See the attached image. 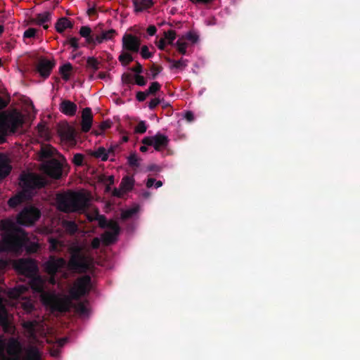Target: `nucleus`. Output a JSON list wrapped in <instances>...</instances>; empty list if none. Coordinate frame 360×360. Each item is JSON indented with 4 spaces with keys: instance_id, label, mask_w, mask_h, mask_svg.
<instances>
[{
    "instance_id": "f257e3e1",
    "label": "nucleus",
    "mask_w": 360,
    "mask_h": 360,
    "mask_svg": "<svg viewBox=\"0 0 360 360\" xmlns=\"http://www.w3.org/2000/svg\"><path fill=\"white\" fill-rule=\"evenodd\" d=\"M68 252L70 258L68 263L63 257L50 256L44 264L46 272L51 276H55L66 264L70 270L79 274L94 271V259L89 248L83 245L72 244L69 247Z\"/></svg>"
},
{
    "instance_id": "f03ea898",
    "label": "nucleus",
    "mask_w": 360,
    "mask_h": 360,
    "mask_svg": "<svg viewBox=\"0 0 360 360\" xmlns=\"http://www.w3.org/2000/svg\"><path fill=\"white\" fill-rule=\"evenodd\" d=\"M2 240L0 241V254L6 252H17L24 243L25 232L10 218L0 221Z\"/></svg>"
},
{
    "instance_id": "7ed1b4c3",
    "label": "nucleus",
    "mask_w": 360,
    "mask_h": 360,
    "mask_svg": "<svg viewBox=\"0 0 360 360\" xmlns=\"http://www.w3.org/2000/svg\"><path fill=\"white\" fill-rule=\"evenodd\" d=\"M46 184L45 180L39 176L33 174H23L20 176V184L23 190L11 198L8 202H25L32 200L34 194V188L42 186Z\"/></svg>"
},
{
    "instance_id": "20e7f679",
    "label": "nucleus",
    "mask_w": 360,
    "mask_h": 360,
    "mask_svg": "<svg viewBox=\"0 0 360 360\" xmlns=\"http://www.w3.org/2000/svg\"><path fill=\"white\" fill-rule=\"evenodd\" d=\"M22 120L20 113L16 111L0 112V142L4 141L5 136L14 132L22 124Z\"/></svg>"
},
{
    "instance_id": "39448f33",
    "label": "nucleus",
    "mask_w": 360,
    "mask_h": 360,
    "mask_svg": "<svg viewBox=\"0 0 360 360\" xmlns=\"http://www.w3.org/2000/svg\"><path fill=\"white\" fill-rule=\"evenodd\" d=\"M94 200L93 195L86 190L68 191L56 195V202H89Z\"/></svg>"
},
{
    "instance_id": "423d86ee",
    "label": "nucleus",
    "mask_w": 360,
    "mask_h": 360,
    "mask_svg": "<svg viewBox=\"0 0 360 360\" xmlns=\"http://www.w3.org/2000/svg\"><path fill=\"white\" fill-rule=\"evenodd\" d=\"M91 278L89 275H84L76 281L70 290L71 296L75 300L89 294L91 289Z\"/></svg>"
},
{
    "instance_id": "0eeeda50",
    "label": "nucleus",
    "mask_w": 360,
    "mask_h": 360,
    "mask_svg": "<svg viewBox=\"0 0 360 360\" xmlns=\"http://www.w3.org/2000/svg\"><path fill=\"white\" fill-rule=\"evenodd\" d=\"M41 217L39 209L34 207H25L18 214L16 219L18 224L24 226H30L34 224Z\"/></svg>"
},
{
    "instance_id": "6e6552de",
    "label": "nucleus",
    "mask_w": 360,
    "mask_h": 360,
    "mask_svg": "<svg viewBox=\"0 0 360 360\" xmlns=\"http://www.w3.org/2000/svg\"><path fill=\"white\" fill-rule=\"evenodd\" d=\"M15 268L20 274L28 278L35 276L38 271L36 262L31 259L18 260L15 264Z\"/></svg>"
},
{
    "instance_id": "1a4fd4ad",
    "label": "nucleus",
    "mask_w": 360,
    "mask_h": 360,
    "mask_svg": "<svg viewBox=\"0 0 360 360\" xmlns=\"http://www.w3.org/2000/svg\"><path fill=\"white\" fill-rule=\"evenodd\" d=\"M142 143L153 146L156 150H160L167 147L168 139L166 136L158 133L154 136L145 137L143 139Z\"/></svg>"
},
{
    "instance_id": "9d476101",
    "label": "nucleus",
    "mask_w": 360,
    "mask_h": 360,
    "mask_svg": "<svg viewBox=\"0 0 360 360\" xmlns=\"http://www.w3.org/2000/svg\"><path fill=\"white\" fill-rule=\"evenodd\" d=\"M42 171L52 178L58 179L62 174L61 165L55 160L46 161L42 164Z\"/></svg>"
},
{
    "instance_id": "9b49d317",
    "label": "nucleus",
    "mask_w": 360,
    "mask_h": 360,
    "mask_svg": "<svg viewBox=\"0 0 360 360\" xmlns=\"http://www.w3.org/2000/svg\"><path fill=\"white\" fill-rule=\"evenodd\" d=\"M58 134L63 141H65L70 145H74L75 143V129L68 124L63 123L60 124L58 127Z\"/></svg>"
},
{
    "instance_id": "f8f14e48",
    "label": "nucleus",
    "mask_w": 360,
    "mask_h": 360,
    "mask_svg": "<svg viewBox=\"0 0 360 360\" xmlns=\"http://www.w3.org/2000/svg\"><path fill=\"white\" fill-rule=\"evenodd\" d=\"M134 185V180L132 177L124 176L122 178L119 188H113L112 195L121 198L130 191Z\"/></svg>"
},
{
    "instance_id": "ddd939ff",
    "label": "nucleus",
    "mask_w": 360,
    "mask_h": 360,
    "mask_svg": "<svg viewBox=\"0 0 360 360\" xmlns=\"http://www.w3.org/2000/svg\"><path fill=\"white\" fill-rule=\"evenodd\" d=\"M140 46V40L131 34H124L122 37V49L129 52H138Z\"/></svg>"
},
{
    "instance_id": "4468645a",
    "label": "nucleus",
    "mask_w": 360,
    "mask_h": 360,
    "mask_svg": "<svg viewBox=\"0 0 360 360\" xmlns=\"http://www.w3.org/2000/svg\"><path fill=\"white\" fill-rule=\"evenodd\" d=\"M29 285L33 291L39 293L44 292V281L37 274L30 277Z\"/></svg>"
},
{
    "instance_id": "2eb2a0df",
    "label": "nucleus",
    "mask_w": 360,
    "mask_h": 360,
    "mask_svg": "<svg viewBox=\"0 0 360 360\" xmlns=\"http://www.w3.org/2000/svg\"><path fill=\"white\" fill-rule=\"evenodd\" d=\"M93 116L91 110L89 108L83 110L82 114V129L83 131H88L91 127Z\"/></svg>"
},
{
    "instance_id": "dca6fc26",
    "label": "nucleus",
    "mask_w": 360,
    "mask_h": 360,
    "mask_svg": "<svg viewBox=\"0 0 360 360\" xmlns=\"http://www.w3.org/2000/svg\"><path fill=\"white\" fill-rule=\"evenodd\" d=\"M53 63L49 60L41 59L37 65V70L39 75L43 77H47L53 67Z\"/></svg>"
},
{
    "instance_id": "f3484780",
    "label": "nucleus",
    "mask_w": 360,
    "mask_h": 360,
    "mask_svg": "<svg viewBox=\"0 0 360 360\" xmlns=\"http://www.w3.org/2000/svg\"><path fill=\"white\" fill-rule=\"evenodd\" d=\"M11 169L10 161L5 154H0V179L6 176Z\"/></svg>"
},
{
    "instance_id": "a211bd4d",
    "label": "nucleus",
    "mask_w": 360,
    "mask_h": 360,
    "mask_svg": "<svg viewBox=\"0 0 360 360\" xmlns=\"http://www.w3.org/2000/svg\"><path fill=\"white\" fill-rule=\"evenodd\" d=\"M37 326L38 322L35 320L23 321L22 323V326L27 333L28 337L33 339L37 336L36 328Z\"/></svg>"
},
{
    "instance_id": "6ab92c4d",
    "label": "nucleus",
    "mask_w": 360,
    "mask_h": 360,
    "mask_svg": "<svg viewBox=\"0 0 360 360\" xmlns=\"http://www.w3.org/2000/svg\"><path fill=\"white\" fill-rule=\"evenodd\" d=\"M60 110L66 115L72 116L76 112L77 105L70 101H63L60 105Z\"/></svg>"
},
{
    "instance_id": "aec40b11",
    "label": "nucleus",
    "mask_w": 360,
    "mask_h": 360,
    "mask_svg": "<svg viewBox=\"0 0 360 360\" xmlns=\"http://www.w3.org/2000/svg\"><path fill=\"white\" fill-rule=\"evenodd\" d=\"M51 20V13L49 11H44L41 13L37 14L36 18L34 19V22L36 24L43 26L44 29H47L49 27L48 23Z\"/></svg>"
},
{
    "instance_id": "412c9836",
    "label": "nucleus",
    "mask_w": 360,
    "mask_h": 360,
    "mask_svg": "<svg viewBox=\"0 0 360 360\" xmlns=\"http://www.w3.org/2000/svg\"><path fill=\"white\" fill-rule=\"evenodd\" d=\"M98 181L105 186V191L112 195L113 189L111 188L110 186L113 185L115 183L114 176L101 175L98 177Z\"/></svg>"
},
{
    "instance_id": "4be33fe9",
    "label": "nucleus",
    "mask_w": 360,
    "mask_h": 360,
    "mask_svg": "<svg viewBox=\"0 0 360 360\" xmlns=\"http://www.w3.org/2000/svg\"><path fill=\"white\" fill-rule=\"evenodd\" d=\"M114 34L115 31L112 30L102 32L100 35H97L95 37V39L94 40V45L99 44L103 43V41L112 39Z\"/></svg>"
},
{
    "instance_id": "5701e85b",
    "label": "nucleus",
    "mask_w": 360,
    "mask_h": 360,
    "mask_svg": "<svg viewBox=\"0 0 360 360\" xmlns=\"http://www.w3.org/2000/svg\"><path fill=\"white\" fill-rule=\"evenodd\" d=\"M52 308L59 312H67L69 311L68 303L63 300L55 299L52 302Z\"/></svg>"
},
{
    "instance_id": "b1692460",
    "label": "nucleus",
    "mask_w": 360,
    "mask_h": 360,
    "mask_svg": "<svg viewBox=\"0 0 360 360\" xmlns=\"http://www.w3.org/2000/svg\"><path fill=\"white\" fill-rule=\"evenodd\" d=\"M20 346L19 342L12 339L8 344L7 352L11 356H18L20 352Z\"/></svg>"
},
{
    "instance_id": "393cba45",
    "label": "nucleus",
    "mask_w": 360,
    "mask_h": 360,
    "mask_svg": "<svg viewBox=\"0 0 360 360\" xmlns=\"http://www.w3.org/2000/svg\"><path fill=\"white\" fill-rule=\"evenodd\" d=\"M58 209L62 211L68 212L70 210H76L79 208H89L91 204H56Z\"/></svg>"
},
{
    "instance_id": "a878e982",
    "label": "nucleus",
    "mask_w": 360,
    "mask_h": 360,
    "mask_svg": "<svg viewBox=\"0 0 360 360\" xmlns=\"http://www.w3.org/2000/svg\"><path fill=\"white\" fill-rule=\"evenodd\" d=\"M8 313L0 297V326L6 328L8 326Z\"/></svg>"
},
{
    "instance_id": "bb28decb",
    "label": "nucleus",
    "mask_w": 360,
    "mask_h": 360,
    "mask_svg": "<svg viewBox=\"0 0 360 360\" xmlns=\"http://www.w3.org/2000/svg\"><path fill=\"white\" fill-rule=\"evenodd\" d=\"M133 1L136 12L143 11L152 5V0H133Z\"/></svg>"
},
{
    "instance_id": "cd10ccee",
    "label": "nucleus",
    "mask_w": 360,
    "mask_h": 360,
    "mask_svg": "<svg viewBox=\"0 0 360 360\" xmlns=\"http://www.w3.org/2000/svg\"><path fill=\"white\" fill-rule=\"evenodd\" d=\"M56 29L57 32L61 33L64 32L68 28L72 27L71 22L67 19L66 18H62L58 20L56 23Z\"/></svg>"
},
{
    "instance_id": "c85d7f7f",
    "label": "nucleus",
    "mask_w": 360,
    "mask_h": 360,
    "mask_svg": "<svg viewBox=\"0 0 360 360\" xmlns=\"http://www.w3.org/2000/svg\"><path fill=\"white\" fill-rule=\"evenodd\" d=\"M25 360H41V354L38 348L36 347L29 348Z\"/></svg>"
},
{
    "instance_id": "c756f323",
    "label": "nucleus",
    "mask_w": 360,
    "mask_h": 360,
    "mask_svg": "<svg viewBox=\"0 0 360 360\" xmlns=\"http://www.w3.org/2000/svg\"><path fill=\"white\" fill-rule=\"evenodd\" d=\"M72 72V66L70 63H68L64 64L60 68V73L65 80H68Z\"/></svg>"
},
{
    "instance_id": "7c9ffc66",
    "label": "nucleus",
    "mask_w": 360,
    "mask_h": 360,
    "mask_svg": "<svg viewBox=\"0 0 360 360\" xmlns=\"http://www.w3.org/2000/svg\"><path fill=\"white\" fill-rule=\"evenodd\" d=\"M91 32V30L89 27L84 26L81 27L79 30V34L82 37L86 39V43L94 45V40L95 39V37H91L90 35Z\"/></svg>"
},
{
    "instance_id": "2f4dec72",
    "label": "nucleus",
    "mask_w": 360,
    "mask_h": 360,
    "mask_svg": "<svg viewBox=\"0 0 360 360\" xmlns=\"http://www.w3.org/2000/svg\"><path fill=\"white\" fill-rule=\"evenodd\" d=\"M118 234L119 233H115L108 231H105L102 235V239H103V242L105 243V244L110 245V244H112L114 242H115Z\"/></svg>"
},
{
    "instance_id": "473e14b6",
    "label": "nucleus",
    "mask_w": 360,
    "mask_h": 360,
    "mask_svg": "<svg viewBox=\"0 0 360 360\" xmlns=\"http://www.w3.org/2000/svg\"><path fill=\"white\" fill-rule=\"evenodd\" d=\"M119 60L123 65L125 66L133 60V58L129 51L122 49V51L119 56Z\"/></svg>"
},
{
    "instance_id": "72a5a7b5",
    "label": "nucleus",
    "mask_w": 360,
    "mask_h": 360,
    "mask_svg": "<svg viewBox=\"0 0 360 360\" xmlns=\"http://www.w3.org/2000/svg\"><path fill=\"white\" fill-rule=\"evenodd\" d=\"M63 225L66 231L70 234H75L78 230L77 224L72 221H64Z\"/></svg>"
},
{
    "instance_id": "f704fd0d",
    "label": "nucleus",
    "mask_w": 360,
    "mask_h": 360,
    "mask_svg": "<svg viewBox=\"0 0 360 360\" xmlns=\"http://www.w3.org/2000/svg\"><path fill=\"white\" fill-rule=\"evenodd\" d=\"M93 155L101 160H106L108 158V151L105 148L101 147L96 150Z\"/></svg>"
},
{
    "instance_id": "c9c22d12",
    "label": "nucleus",
    "mask_w": 360,
    "mask_h": 360,
    "mask_svg": "<svg viewBox=\"0 0 360 360\" xmlns=\"http://www.w3.org/2000/svg\"><path fill=\"white\" fill-rule=\"evenodd\" d=\"M176 48L178 51L182 53L185 54L186 53V49L188 47V43L185 41L184 36L180 37L176 43Z\"/></svg>"
},
{
    "instance_id": "e433bc0d",
    "label": "nucleus",
    "mask_w": 360,
    "mask_h": 360,
    "mask_svg": "<svg viewBox=\"0 0 360 360\" xmlns=\"http://www.w3.org/2000/svg\"><path fill=\"white\" fill-rule=\"evenodd\" d=\"M139 211V207H134L133 208L122 211L121 214V217L124 220L129 219L131 218L136 213Z\"/></svg>"
},
{
    "instance_id": "4c0bfd02",
    "label": "nucleus",
    "mask_w": 360,
    "mask_h": 360,
    "mask_svg": "<svg viewBox=\"0 0 360 360\" xmlns=\"http://www.w3.org/2000/svg\"><path fill=\"white\" fill-rule=\"evenodd\" d=\"M27 287L20 285L17 288H15L10 292V296L13 298H18L22 294H23L27 290Z\"/></svg>"
},
{
    "instance_id": "58836bf2",
    "label": "nucleus",
    "mask_w": 360,
    "mask_h": 360,
    "mask_svg": "<svg viewBox=\"0 0 360 360\" xmlns=\"http://www.w3.org/2000/svg\"><path fill=\"white\" fill-rule=\"evenodd\" d=\"M167 44H172L176 39V33L174 30H169L164 34V38Z\"/></svg>"
},
{
    "instance_id": "ea45409f",
    "label": "nucleus",
    "mask_w": 360,
    "mask_h": 360,
    "mask_svg": "<svg viewBox=\"0 0 360 360\" xmlns=\"http://www.w3.org/2000/svg\"><path fill=\"white\" fill-rule=\"evenodd\" d=\"M110 230L111 232L119 233L120 231V228L117 221L110 220L108 224V226L106 227Z\"/></svg>"
},
{
    "instance_id": "a19ab883",
    "label": "nucleus",
    "mask_w": 360,
    "mask_h": 360,
    "mask_svg": "<svg viewBox=\"0 0 360 360\" xmlns=\"http://www.w3.org/2000/svg\"><path fill=\"white\" fill-rule=\"evenodd\" d=\"M147 130V125L146 122L141 121L138 123V124L134 128V132L137 134H143Z\"/></svg>"
},
{
    "instance_id": "79ce46f5",
    "label": "nucleus",
    "mask_w": 360,
    "mask_h": 360,
    "mask_svg": "<svg viewBox=\"0 0 360 360\" xmlns=\"http://www.w3.org/2000/svg\"><path fill=\"white\" fill-rule=\"evenodd\" d=\"M146 186L148 188H160L162 186V182L161 181H157L155 179L150 178L148 179L146 182Z\"/></svg>"
},
{
    "instance_id": "37998d69",
    "label": "nucleus",
    "mask_w": 360,
    "mask_h": 360,
    "mask_svg": "<svg viewBox=\"0 0 360 360\" xmlns=\"http://www.w3.org/2000/svg\"><path fill=\"white\" fill-rule=\"evenodd\" d=\"M96 219L98 221V225L101 228H106L109 221L103 215H100L98 213L96 214Z\"/></svg>"
},
{
    "instance_id": "c03bdc74",
    "label": "nucleus",
    "mask_w": 360,
    "mask_h": 360,
    "mask_svg": "<svg viewBox=\"0 0 360 360\" xmlns=\"http://www.w3.org/2000/svg\"><path fill=\"white\" fill-rule=\"evenodd\" d=\"M22 307L27 313H30L34 309V305L30 300L24 302Z\"/></svg>"
},
{
    "instance_id": "a18cd8bd",
    "label": "nucleus",
    "mask_w": 360,
    "mask_h": 360,
    "mask_svg": "<svg viewBox=\"0 0 360 360\" xmlns=\"http://www.w3.org/2000/svg\"><path fill=\"white\" fill-rule=\"evenodd\" d=\"M184 38L188 39L191 44H196L198 41V36L193 32H188L185 36Z\"/></svg>"
},
{
    "instance_id": "49530a36",
    "label": "nucleus",
    "mask_w": 360,
    "mask_h": 360,
    "mask_svg": "<svg viewBox=\"0 0 360 360\" xmlns=\"http://www.w3.org/2000/svg\"><path fill=\"white\" fill-rule=\"evenodd\" d=\"M160 88V84L158 82H153L150 85L147 92H148V95L149 94H153L155 92H157L158 91H159Z\"/></svg>"
},
{
    "instance_id": "de8ad7c7",
    "label": "nucleus",
    "mask_w": 360,
    "mask_h": 360,
    "mask_svg": "<svg viewBox=\"0 0 360 360\" xmlns=\"http://www.w3.org/2000/svg\"><path fill=\"white\" fill-rule=\"evenodd\" d=\"M75 309L76 311L81 314H87L88 312V309L87 307H86V305L82 303V302H79L78 303L76 306H75Z\"/></svg>"
},
{
    "instance_id": "09e8293b",
    "label": "nucleus",
    "mask_w": 360,
    "mask_h": 360,
    "mask_svg": "<svg viewBox=\"0 0 360 360\" xmlns=\"http://www.w3.org/2000/svg\"><path fill=\"white\" fill-rule=\"evenodd\" d=\"M83 160H84V156L80 153H77V154H75L73 158V162L76 165L79 166V165H82V164L83 162Z\"/></svg>"
},
{
    "instance_id": "8fccbe9b",
    "label": "nucleus",
    "mask_w": 360,
    "mask_h": 360,
    "mask_svg": "<svg viewBox=\"0 0 360 360\" xmlns=\"http://www.w3.org/2000/svg\"><path fill=\"white\" fill-rule=\"evenodd\" d=\"M37 32L36 29L34 28H29L24 32V37L25 38H31L35 36Z\"/></svg>"
},
{
    "instance_id": "3c124183",
    "label": "nucleus",
    "mask_w": 360,
    "mask_h": 360,
    "mask_svg": "<svg viewBox=\"0 0 360 360\" xmlns=\"http://www.w3.org/2000/svg\"><path fill=\"white\" fill-rule=\"evenodd\" d=\"M136 84L139 86H144L146 84V80L144 77L139 74H136L134 77Z\"/></svg>"
},
{
    "instance_id": "603ef678",
    "label": "nucleus",
    "mask_w": 360,
    "mask_h": 360,
    "mask_svg": "<svg viewBox=\"0 0 360 360\" xmlns=\"http://www.w3.org/2000/svg\"><path fill=\"white\" fill-rule=\"evenodd\" d=\"M141 54L144 58H148L151 56V53H150L148 48L146 46H144L141 48Z\"/></svg>"
},
{
    "instance_id": "864d4df0",
    "label": "nucleus",
    "mask_w": 360,
    "mask_h": 360,
    "mask_svg": "<svg viewBox=\"0 0 360 360\" xmlns=\"http://www.w3.org/2000/svg\"><path fill=\"white\" fill-rule=\"evenodd\" d=\"M128 162L131 165H136L138 163V158L136 154H131L128 158Z\"/></svg>"
},
{
    "instance_id": "5fc2aeb1",
    "label": "nucleus",
    "mask_w": 360,
    "mask_h": 360,
    "mask_svg": "<svg viewBox=\"0 0 360 360\" xmlns=\"http://www.w3.org/2000/svg\"><path fill=\"white\" fill-rule=\"evenodd\" d=\"M148 96V94L147 91H146V92L139 91L136 94V98L139 101H143L144 100H146V98Z\"/></svg>"
},
{
    "instance_id": "6e6d98bb",
    "label": "nucleus",
    "mask_w": 360,
    "mask_h": 360,
    "mask_svg": "<svg viewBox=\"0 0 360 360\" xmlns=\"http://www.w3.org/2000/svg\"><path fill=\"white\" fill-rule=\"evenodd\" d=\"M91 245L93 249H98L101 245V240L96 237L92 240Z\"/></svg>"
},
{
    "instance_id": "4d7b16f0",
    "label": "nucleus",
    "mask_w": 360,
    "mask_h": 360,
    "mask_svg": "<svg viewBox=\"0 0 360 360\" xmlns=\"http://www.w3.org/2000/svg\"><path fill=\"white\" fill-rule=\"evenodd\" d=\"M59 242L56 239H51L50 240V248L51 250L56 251L58 250V245Z\"/></svg>"
},
{
    "instance_id": "13d9d810",
    "label": "nucleus",
    "mask_w": 360,
    "mask_h": 360,
    "mask_svg": "<svg viewBox=\"0 0 360 360\" xmlns=\"http://www.w3.org/2000/svg\"><path fill=\"white\" fill-rule=\"evenodd\" d=\"M69 44L74 49H77L79 47L78 39L76 38H71L69 41Z\"/></svg>"
},
{
    "instance_id": "bf43d9fd",
    "label": "nucleus",
    "mask_w": 360,
    "mask_h": 360,
    "mask_svg": "<svg viewBox=\"0 0 360 360\" xmlns=\"http://www.w3.org/2000/svg\"><path fill=\"white\" fill-rule=\"evenodd\" d=\"M187 65V61L186 60H179L175 64V66L178 68H181L186 67Z\"/></svg>"
},
{
    "instance_id": "052dcab7",
    "label": "nucleus",
    "mask_w": 360,
    "mask_h": 360,
    "mask_svg": "<svg viewBox=\"0 0 360 360\" xmlns=\"http://www.w3.org/2000/svg\"><path fill=\"white\" fill-rule=\"evenodd\" d=\"M159 103H160V101L157 98H155L150 101L148 106L150 108L153 109L155 106H157L159 104Z\"/></svg>"
},
{
    "instance_id": "680f3d73",
    "label": "nucleus",
    "mask_w": 360,
    "mask_h": 360,
    "mask_svg": "<svg viewBox=\"0 0 360 360\" xmlns=\"http://www.w3.org/2000/svg\"><path fill=\"white\" fill-rule=\"evenodd\" d=\"M184 117L189 122L193 120L194 116L191 112H187L184 115Z\"/></svg>"
},
{
    "instance_id": "e2e57ef3",
    "label": "nucleus",
    "mask_w": 360,
    "mask_h": 360,
    "mask_svg": "<svg viewBox=\"0 0 360 360\" xmlns=\"http://www.w3.org/2000/svg\"><path fill=\"white\" fill-rule=\"evenodd\" d=\"M147 32L148 33L149 35L150 36H153L155 34L156 32V28L155 26H150L148 30H147Z\"/></svg>"
},
{
    "instance_id": "0e129e2a",
    "label": "nucleus",
    "mask_w": 360,
    "mask_h": 360,
    "mask_svg": "<svg viewBox=\"0 0 360 360\" xmlns=\"http://www.w3.org/2000/svg\"><path fill=\"white\" fill-rule=\"evenodd\" d=\"M0 360H20L19 356H7L4 354Z\"/></svg>"
},
{
    "instance_id": "69168bd1",
    "label": "nucleus",
    "mask_w": 360,
    "mask_h": 360,
    "mask_svg": "<svg viewBox=\"0 0 360 360\" xmlns=\"http://www.w3.org/2000/svg\"><path fill=\"white\" fill-rule=\"evenodd\" d=\"M165 40L162 38L160 40V41L158 44V46L160 49L162 50L164 49L165 44H166Z\"/></svg>"
},
{
    "instance_id": "338daca9",
    "label": "nucleus",
    "mask_w": 360,
    "mask_h": 360,
    "mask_svg": "<svg viewBox=\"0 0 360 360\" xmlns=\"http://www.w3.org/2000/svg\"><path fill=\"white\" fill-rule=\"evenodd\" d=\"M192 3L194 4H207L210 2L212 0H190Z\"/></svg>"
},
{
    "instance_id": "774afa93",
    "label": "nucleus",
    "mask_w": 360,
    "mask_h": 360,
    "mask_svg": "<svg viewBox=\"0 0 360 360\" xmlns=\"http://www.w3.org/2000/svg\"><path fill=\"white\" fill-rule=\"evenodd\" d=\"M41 154L43 156H48L51 155L50 150L47 148H44L41 150Z\"/></svg>"
}]
</instances>
